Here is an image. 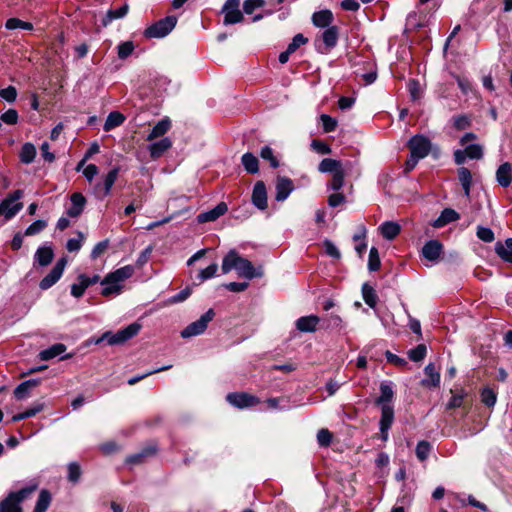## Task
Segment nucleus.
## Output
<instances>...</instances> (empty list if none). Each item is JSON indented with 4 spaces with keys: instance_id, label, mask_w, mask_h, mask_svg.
<instances>
[{
    "instance_id": "nucleus-49",
    "label": "nucleus",
    "mask_w": 512,
    "mask_h": 512,
    "mask_svg": "<svg viewBox=\"0 0 512 512\" xmlns=\"http://www.w3.org/2000/svg\"><path fill=\"white\" fill-rule=\"evenodd\" d=\"M46 227H47L46 220H36L26 228L25 235L26 236L37 235L40 232H42Z\"/></svg>"
},
{
    "instance_id": "nucleus-59",
    "label": "nucleus",
    "mask_w": 512,
    "mask_h": 512,
    "mask_svg": "<svg viewBox=\"0 0 512 512\" xmlns=\"http://www.w3.org/2000/svg\"><path fill=\"white\" fill-rule=\"evenodd\" d=\"M332 433L328 429H320L317 433V441L321 447H327L331 444Z\"/></svg>"
},
{
    "instance_id": "nucleus-31",
    "label": "nucleus",
    "mask_w": 512,
    "mask_h": 512,
    "mask_svg": "<svg viewBox=\"0 0 512 512\" xmlns=\"http://www.w3.org/2000/svg\"><path fill=\"white\" fill-rule=\"evenodd\" d=\"M124 121H125V116L122 113H120L118 111L110 112L106 118L103 129L106 132L111 131L114 128L122 125L124 123Z\"/></svg>"
},
{
    "instance_id": "nucleus-57",
    "label": "nucleus",
    "mask_w": 512,
    "mask_h": 512,
    "mask_svg": "<svg viewBox=\"0 0 512 512\" xmlns=\"http://www.w3.org/2000/svg\"><path fill=\"white\" fill-rule=\"evenodd\" d=\"M265 5L264 0H245L243 4V11L245 14L250 15L256 9L261 8Z\"/></svg>"
},
{
    "instance_id": "nucleus-13",
    "label": "nucleus",
    "mask_w": 512,
    "mask_h": 512,
    "mask_svg": "<svg viewBox=\"0 0 512 512\" xmlns=\"http://www.w3.org/2000/svg\"><path fill=\"white\" fill-rule=\"evenodd\" d=\"M119 172L120 168L114 167L106 174L103 184H96L95 190L102 192L101 198H104L111 193V189L118 178Z\"/></svg>"
},
{
    "instance_id": "nucleus-35",
    "label": "nucleus",
    "mask_w": 512,
    "mask_h": 512,
    "mask_svg": "<svg viewBox=\"0 0 512 512\" xmlns=\"http://www.w3.org/2000/svg\"><path fill=\"white\" fill-rule=\"evenodd\" d=\"M0 512H22L20 503L14 499V494H8V496L1 501Z\"/></svg>"
},
{
    "instance_id": "nucleus-37",
    "label": "nucleus",
    "mask_w": 512,
    "mask_h": 512,
    "mask_svg": "<svg viewBox=\"0 0 512 512\" xmlns=\"http://www.w3.org/2000/svg\"><path fill=\"white\" fill-rule=\"evenodd\" d=\"M362 296H363L364 302L369 307L375 308L377 301H378V296L372 286H370L367 283H364L362 286Z\"/></svg>"
},
{
    "instance_id": "nucleus-42",
    "label": "nucleus",
    "mask_w": 512,
    "mask_h": 512,
    "mask_svg": "<svg viewBox=\"0 0 512 512\" xmlns=\"http://www.w3.org/2000/svg\"><path fill=\"white\" fill-rule=\"evenodd\" d=\"M481 401L487 407H494L497 401V393L490 387H485L480 393Z\"/></svg>"
},
{
    "instance_id": "nucleus-64",
    "label": "nucleus",
    "mask_w": 512,
    "mask_h": 512,
    "mask_svg": "<svg viewBox=\"0 0 512 512\" xmlns=\"http://www.w3.org/2000/svg\"><path fill=\"white\" fill-rule=\"evenodd\" d=\"M108 246H109L108 240H103V241L98 242L91 251V254H90L91 259L95 260V259L99 258L107 250Z\"/></svg>"
},
{
    "instance_id": "nucleus-51",
    "label": "nucleus",
    "mask_w": 512,
    "mask_h": 512,
    "mask_svg": "<svg viewBox=\"0 0 512 512\" xmlns=\"http://www.w3.org/2000/svg\"><path fill=\"white\" fill-rule=\"evenodd\" d=\"M43 406L41 404H38L32 408L27 409L26 411L16 414L12 417V421L17 422L21 421L23 419H27L30 417L35 416L37 413H39L42 410Z\"/></svg>"
},
{
    "instance_id": "nucleus-17",
    "label": "nucleus",
    "mask_w": 512,
    "mask_h": 512,
    "mask_svg": "<svg viewBox=\"0 0 512 512\" xmlns=\"http://www.w3.org/2000/svg\"><path fill=\"white\" fill-rule=\"evenodd\" d=\"M171 147L172 141L170 138L163 137L159 141H152V143L148 146V151L152 159H158Z\"/></svg>"
},
{
    "instance_id": "nucleus-14",
    "label": "nucleus",
    "mask_w": 512,
    "mask_h": 512,
    "mask_svg": "<svg viewBox=\"0 0 512 512\" xmlns=\"http://www.w3.org/2000/svg\"><path fill=\"white\" fill-rule=\"evenodd\" d=\"M252 203L260 210L267 208V190L263 181L255 183L252 192Z\"/></svg>"
},
{
    "instance_id": "nucleus-23",
    "label": "nucleus",
    "mask_w": 512,
    "mask_h": 512,
    "mask_svg": "<svg viewBox=\"0 0 512 512\" xmlns=\"http://www.w3.org/2000/svg\"><path fill=\"white\" fill-rule=\"evenodd\" d=\"M495 252L503 261L512 263V238H507L504 242L498 241Z\"/></svg>"
},
{
    "instance_id": "nucleus-58",
    "label": "nucleus",
    "mask_w": 512,
    "mask_h": 512,
    "mask_svg": "<svg viewBox=\"0 0 512 512\" xmlns=\"http://www.w3.org/2000/svg\"><path fill=\"white\" fill-rule=\"evenodd\" d=\"M261 157L264 159V160H267L270 162V165L272 168H277L279 167V161L277 160V158L274 156V153H273V150L269 147V146H265L261 149V153H260Z\"/></svg>"
},
{
    "instance_id": "nucleus-56",
    "label": "nucleus",
    "mask_w": 512,
    "mask_h": 512,
    "mask_svg": "<svg viewBox=\"0 0 512 512\" xmlns=\"http://www.w3.org/2000/svg\"><path fill=\"white\" fill-rule=\"evenodd\" d=\"M18 119L19 115L15 109H9L0 116V122H4L7 125L17 124Z\"/></svg>"
},
{
    "instance_id": "nucleus-4",
    "label": "nucleus",
    "mask_w": 512,
    "mask_h": 512,
    "mask_svg": "<svg viewBox=\"0 0 512 512\" xmlns=\"http://www.w3.org/2000/svg\"><path fill=\"white\" fill-rule=\"evenodd\" d=\"M23 195L24 192L20 189L9 193L0 203V215H4L6 220L15 217L23 208V203L19 201Z\"/></svg>"
},
{
    "instance_id": "nucleus-60",
    "label": "nucleus",
    "mask_w": 512,
    "mask_h": 512,
    "mask_svg": "<svg viewBox=\"0 0 512 512\" xmlns=\"http://www.w3.org/2000/svg\"><path fill=\"white\" fill-rule=\"evenodd\" d=\"M18 92L14 86H8L6 88L0 89V97L9 102L13 103L17 98Z\"/></svg>"
},
{
    "instance_id": "nucleus-24",
    "label": "nucleus",
    "mask_w": 512,
    "mask_h": 512,
    "mask_svg": "<svg viewBox=\"0 0 512 512\" xmlns=\"http://www.w3.org/2000/svg\"><path fill=\"white\" fill-rule=\"evenodd\" d=\"M334 20L333 13L330 10H321L315 12L312 16V22L316 27L328 28Z\"/></svg>"
},
{
    "instance_id": "nucleus-40",
    "label": "nucleus",
    "mask_w": 512,
    "mask_h": 512,
    "mask_svg": "<svg viewBox=\"0 0 512 512\" xmlns=\"http://www.w3.org/2000/svg\"><path fill=\"white\" fill-rule=\"evenodd\" d=\"M36 156V148L31 143H25L20 152V159L23 163L29 164L32 163Z\"/></svg>"
},
{
    "instance_id": "nucleus-12",
    "label": "nucleus",
    "mask_w": 512,
    "mask_h": 512,
    "mask_svg": "<svg viewBox=\"0 0 512 512\" xmlns=\"http://www.w3.org/2000/svg\"><path fill=\"white\" fill-rule=\"evenodd\" d=\"M227 211V204L225 202H220L213 209L198 214L197 221L199 223L213 222L223 216Z\"/></svg>"
},
{
    "instance_id": "nucleus-10",
    "label": "nucleus",
    "mask_w": 512,
    "mask_h": 512,
    "mask_svg": "<svg viewBox=\"0 0 512 512\" xmlns=\"http://www.w3.org/2000/svg\"><path fill=\"white\" fill-rule=\"evenodd\" d=\"M67 261L61 258L57 261L53 269L40 281L39 287L42 290H47L52 287L62 276Z\"/></svg>"
},
{
    "instance_id": "nucleus-43",
    "label": "nucleus",
    "mask_w": 512,
    "mask_h": 512,
    "mask_svg": "<svg viewBox=\"0 0 512 512\" xmlns=\"http://www.w3.org/2000/svg\"><path fill=\"white\" fill-rule=\"evenodd\" d=\"M38 488V483L33 482L28 486L20 489L17 492H11L10 494H14V499L21 503L24 499L28 498L36 489Z\"/></svg>"
},
{
    "instance_id": "nucleus-5",
    "label": "nucleus",
    "mask_w": 512,
    "mask_h": 512,
    "mask_svg": "<svg viewBox=\"0 0 512 512\" xmlns=\"http://www.w3.org/2000/svg\"><path fill=\"white\" fill-rule=\"evenodd\" d=\"M177 18L167 16L146 28L144 34L148 38H162L168 35L176 26Z\"/></svg>"
},
{
    "instance_id": "nucleus-16",
    "label": "nucleus",
    "mask_w": 512,
    "mask_h": 512,
    "mask_svg": "<svg viewBox=\"0 0 512 512\" xmlns=\"http://www.w3.org/2000/svg\"><path fill=\"white\" fill-rule=\"evenodd\" d=\"M394 421V409L392 405H383L381 407L380 431L384 439L388 436V431Z\"/></svg>"
},
{
    "instance_id": "nucleus-54",
    "label": "nucleus",
    "mask_w": 512,
    "mask_h": 512,
    "mask_svg": "<svg viewBox=\"0 0 512 512\" xmlns=\"http://www.w3.org/2000/svg\"><path fill=\"white\" fill-rule=\"evenodd\" d=\"M452 121H453V126L457 130H464V129L470 127V125H471V120H470L469 116H467L465 114L454 116L452 118Z\"/></svg>"
},
{
    "instance_id": "nucleus-45",
    "label": "nucleus",
    "mask_w": 512,
    "mask_h": 512,
    "mask_svg": "<svg viewBox=\"0 0 512 512\" xmlns=\"http://www.w3.org/2000/svg\"><path fill=\"white\" fill-rule=\"evenodd\" d=\"M427 354V348L424 344H419L415 348L408 351V357L411 361H422Z\"/></svg>"
},
{
    "instance_id": "nucleus-15",
    "label": "nucleus",
    "mask_w": 512,
    "mask_h": 512,
    "mask_svg": "<svg viewBox=\"0 0 512 512\" xmlns=\"http://www.w3.org/2000/svg\"><path fill=\"white\" fill-rule=\"evenodd\" d=\"M276 196L275 199L279 202L288 198L290 193L294 190L293 181L287 177H278L276 181Z\"/></svg>"
},
{
    "instance_id": "nucleus-41",
    "label": "nucleus",
    "mask_w": 512,
    "mask_h": 512,
    "mask_svg": "<svg viewBox=\"0 0 512 512\" xmlns=\"http://www.w3.org/2000/svg\"><path fill=\"white\" fill-rule=\"evenodd\" d=\"M37 384H38V381L37 380H33V379H30V380L22 382L14 390L15 397L17 399L25 398L27 396L29 390L31 388L35 387Z\"/></svg>"
},
{
    "instance_id": "nucleus-3",
    "label": "nucleus",
    "mask_w": 512,
    "mask_h": 512,
    "mask_svg": "<svg viewBox=\"0 0 512 512\" xmlns=\"http://www.w3.org/2000/svg\"><path fill=\"white\" fill-rule=\"evenodd\" d=\"M140 329L141 325L134 322L125 327L124 329L117 331L114 334L112 332H105L101 337L94 340L93 342L95 344H100L103 341H107L109 345L123 344L129 339L136 336L139 333Z\"/></svg>"
},
{
    "instance_id": "nucleus-6",
    "label": "nucleus",
    "mask_w": 512,
    "mask_h": 512,
    "mask_svg": "<svg viewBox=\"0 0 512 512\" xmlns=\"http://www.w3.org/2000/svg\"><path fill=\"white\" fill-rule=\"evenodd\" d=\"M215 312L213 309L206 311L198 320L190 323L181 331L183 338H191L201 335L207 329L208 324L213 320Z\"/></svg>"
},
{
    "instance_id": "nucleus-29",
    "label": "nucleus",
    "mask_w": 512,
    "mask_h": 512,
    "mask_svg": "<svg viewBox=\"0 0 512 512\" xmlns=\"http://www.w3.org/2000/svg\"><path fill=\"white\" fill-rule=\"evenodd\" d=\"M394 397V391L392 389V386L388 383H381L380 385V396L376 400V404L380 407H383V405H392V399Z\"/></svg>"
},
{
    "instance_id": "nucleus-8",
    "label": "nucleus",
    "mask_w": 512,
    "mask_h": 512,
    "mask_svg": "<svg viewBox=\"0 0 512 512\" xmlns=\"http://www.w3.org/2000/svg\"><path fill=\"white\" fill-rule=\"evenodd\" d=\"M410 153L420 159L425 158L431 150V141L424 135H415L409 142Z\"/></svg>"
},
{
    "instance_id": "nucleus-53",
    "label": "nucleus",
    "mask_w": 512,
    "mask_h": 512,
    "mask_svg": "<svg viewBox=\"0 0 512 512\" xmlns=\"http://www.w3.org/2000/svg\"><path fill=\"white\" fill-rule=\"evenodd\" d=\"M344 177H345V172L343 169L332 174V181L329 185V188L334 191H339L344 185Z\"/></svg>"
},
{
    "instance_id": "nucleus-36",
    "label": "nucleus",
    "mask_w": 512,
    "mask_h": 512,
    "mask_svg": "<svg viewBox=\"0 0 512 512\" xmlns=\"http://www.w3.org/2000/svg\"><path fill=\"white\" fill-rule=\"evenodd\" d=\"M241 162L248 173L255 174L259 171L258 159L252 153H245L242 156Z\"/></svg>"
},
{
    "instance_id": "nucleus-38",
    "label": "nucleus",
    "mask_w": 512,
    "mask_h": 512,
    "mask_svg": "<svg viewBox=\"0 0 512 512\" xmlns=\"http://www.w3.org/2000/svg\"><path fill=\"white\" fill-rule=\"evenodd\" d=\"M85 240L86 234L81 231H77L76 237L68 239L66 249L69 252H78L82 248Z\"/></svg>"
},
{
    "instance_id": "nucleus-50",
    "label": "nucleus",
    "mask_w": 512,
    "mask_h": 512,
    "mask_svg": "<svg viewBox=\"0 0 512 512\" xmlns=\"http://www.w3.org/2000/svg\"><path fill=\"white\" fill-rule=\"evenodd\" d=\"M217 271L218 265L216 263H212L208 267L200 271V273L197 275V279L200 282H204L216 276Z\"/></svg>"
},
{
    "instance_id": "nucleus-21",
    "label": "nucleus",
    "mask_w": 512,
    "mask_h": 512,
    "mask_svg": "<svg viewBox=\"0 0 512 512\" xmlns=\"http://www.w3.org/2000/svg\"><path fill=\"white\" fill-rule=\"evenodd\" d=\"M442 252V244L437 240L428 241L422 248V255L429 261H436Z\"/></svg>"
},
{
    "instance_id": "nucleus-28",
    "label": "nucleus",
    "mask_w": 512,
    "mask_h": 512,
    "mask_svg": "<svg viewBox=\"0 0 512 512\" xmlns=\"http://www.w3.org/2000/svg\"><path fill=\"white\" fill-rule=\"evenodd\" d=\"M128 5L127 4H123L122 6H120L119 8H116V9H110L108 10L107 14L105 15V17L102 19V25L104 27L108 26L113 20H116V19H121L123 17L126 16V14L128 13Z\"/></svg>"
},
{
    "instance_id": "nucleus-7",
    "label": "nucleus",
    "mask_w": 512,
    "mask_h": 512,
    "mask_svg": "<svg viewBox=\"0 0 512 512\" xmlns=\"http://www.w3.org/2000/svg\"><path fill=\"white\" fill-rule=\"evenodd\" d=\"M221 13L224 15L225 26L243 22L244 15L240 10V0H226L222 6Z\"/></svg>"
},
{
    "instance_id": "nucleus-39",
    "label": "nucleus",
    "mask_w": 512,
    "mask_h": 512,
    "mask_svg": "<svg viewBox=\"0 0 512 512\" xmlns=\"http://www.w3.org/2000/svg\"><path fill=\"white\" fill-rule=\"evenodd\" d=\"M51 503V494L48 490H42L39 494L33 512H46Z\"/></svg>"
},
{
    "instance_id": "nucleus-2",
    "label": "nucleus",
    "mask_w": 512,
    "mask_h": 512,
    "mask_svg": "<svg viewBox=\"0 0 512 512\" xmlns=\"http://www.w3.org/2000/svg\"><path fill=\"white\" fill-rule=\"evenodd\" d=\"M134 271L132 265H126L108 273L101 281L103 286L101 294L105 297L120 294L123 289V282L132 277Z\"/></svg>"
},
{
    "instance_id": "nucleus-55",
    "label": "nucleus",
    "mask_w": 512,
    "mask_h": 512,
    "mask_svg": "<svg viewBox=\"0 0 512 512\" xmlns=\"http://www.w3.org/2000/svg\"><path fill=\"white\" fill-rule=\"evenodd\" d=\"M464 151L470 159H481L483 157V148L479 144L468 145Z\"/></svg>"
},
{
    "instance_id": "nucleus-62",
    "label": "nucleus",
    "mask_w": 512,
    "mask_h": 512,
    "mask_svg": "<svg viewBox=\"0 0 512 512\" xmlns=\"http://www.w3.org/2000/svg\"><path fill=\"white\" fill-rule=\"evenodd\" d=\"M87 288V283L82 279H78V283H73L71 285V295L75 298H80L84 295Z\"/></svg>"
},
{
    "instance_id": "nucleus-52",
    "label": "nucleus",
    "mask_w": 512,
    "mask_h": 512,
    "mask_svg": "<svg viewBox=\"0 0 512 512\" xmlns=\"http://www.w3.org/2000/svg\"><path fill=\"white\" fill-rule=\"evenodd\" d=\"M134 44L132 41L122 42L117 46L118 57L120 59H126L134 51Z\"/></svg>"
},
{
    "instance_id": "nucleus-25",
    "label": "nucleus",
    "mask_w": 512,
    "mask_h": 512,
    "mask_svg": "<svg viewBox=\"0 0 512 512\" xmlns=\"http://www.w3.org/2000/svg\"><path fill=\"white\" fill-rule=\"evenodd\" d=\"M54 258V252L50 246H42L37 249L34 255L35 263L40 266L49 265Z\"/></svg>"
},
{
    "instance_id": "nucleus-32",
    "label": "nucleus",
    "mask_w": 512,
    "mask_h": 512,
    "mask_svg": "<svg viewBox=\"0 0 512 512\" xmlns=\"http://www.w3.org/2000/svg\"><path fill=\"white\" fill-rule=\"evenodd\" d=\"M65 351H66V346L62 343H57L45 350H42L39 353V358L42 361H48V360H51V359L59 356L60 354H62Z\"/></svg>"
},
{
    "instance_id": "nucleus-46",
    "label": "nucleus",
    "mask_w": 512,
    "mask_h": 512,
    "mask_svg": "<svg viewBox=\"0 0 512 512\" xmlns=\"http://www.w3.org/2000/svg\"><path fill=\"white\" fill-rule=\"evenodd\" d=\"M156 453V450H142L139 453L129 456L126 459L127 464H139L142 463L145 458L152 457Z\"/></svg>"
},
{
    "instance_id": "nucleus-19",
    "label": "nucleus",
    "mask_w": 512,
    "mask_h": 512,
    "mask_svg": "<svg viewBox=\"0 0 512 512\" xmlns=\"http://www.w3.org/2000/svg\"><path fill=\"white\" fill-rule=\"evenodd\" d=\"M171 126L172 123L168 117L162 118L154 125L146 140L152 142L159 137H163L171 129Z\"/></svg>"
},
{
    "instance_id": "nucleus-61",
    "label": "nucleus",
    "mask_w": 512,
    "mask_h": 512,
    "mask_svg": "<svg viewBox=\"0 0 512 512\" xmlns=\"http://www.w3.org/2000/svg\"><path fill=\"white\" fill-rule=\"evenodd\" d=\"M320 120L322 122L323 130L326 133L333 132L337 127L336 119L327 114H322L320 116Z\"/></svg>"
},
{
    "instance_id": "nucleus-20",
    "label": "nucleus",
    "mask_w": 512,
    "mask_h": 512,
    "mask_svg": "<svg viewBox=\"0 0 512 512\" xmlns=\"http://www.w3.org/2000/svg\"><path fill=\"white\" fill-rule=\"evenodd\" d=\"M496 181L503 188L510 186L512 183V165L509 162H505L498 167Z\"/></svg>"
},
{
    "instance_id": "nucleus-34",
    "label": "nucleus",
    "mask_w": 512,
    "mask_h": 512,
    "mask_svg": "<svg viewBox=\"0 0 512 512\" xmlns=\"http://www.w3.org/2000/svg\"><path fill=\"white\" fill-rule=\"evenodd\" d=\"M343 169L342 168V163L338 160H335V159H331V158H325L323 159L319 166H318V170L321 172V173H336L338 172L339 170Z\"/></svg>"
},
{
    "instance_id": "nucleus-9",
    "label": "nucleus",
    "mask_w": 512,
    "mask_h": 512,
    "mask_svg": "<svg viewBox=\"0 0 512 512\" xmlns=\"http://www.w3.org/2000/svg\"><path fill=\"white\" fill-rule=\"evenodd\" d=\"M226 400L232 406L240 408V409L253 407L260 402L257 397H255L251 394L245 393V392L229 393L226 396Z\"/></svg>"
},
{
    "instance_id": "nucleus-11",
    "label": "nucleus",
    "mask_w": 512,
    "mask_h": 512,
    "mask_svg": "<svg viewBox=\"0 0 512 512\" xmlns=\"http://www.w3.org/2000/svg\"><path fill=\"white\" fill-rule=\"evenodd\" d=\"M71 205L66 210V214L71 218H78L84 211L86 198L80 192H75L70 196Z\"/></svg>"
},
{
    "instance_id": "nucleus-1",
    "label": "nucleus",
    "mask_w": 512,
    "mask_h": 512,
    "mask_svg": "<svg viewBox=\"0 0 512 512\" xmlns=\"http://www.w3.org/2000/svg\"><path fill=\"white\" fill-rule=\"evenodd\" d=\"M221 268L224 274L234 269L240 277H245L249 280L263 275L260 268L255 269L248 259L241 257L235 250H230L225 255Z\"/></svg>"
},
{
    "instance_id": "nucleus-22",
    "label": "nucleus",
    "mask_w": 512,
    "mask_h": 512,
    "mask_svg": "<svg viewBox=\"0 0 512 512\" xmlns=\"http://www.w3.org/2000/svg\"><path fill=\"white\" fill-rule=\"evenodd\" d=\"M320 322L316 315L303 316L297 319L296 328L300 332H315Z\"/></svg>"
},
{
    "instance_id": "nucleus-26",
    "label": "nucleus",
    "mask_w": 512,
    "mask_h": 512,
    "mask_svg": "<svg viewBox=\"0 0 512 512\" xmlns=\"http://www.w3.org/2000/svg\"><path fill=\"white\" fill-rule=\"evenodd\" d=\"M379 230L385 239L393 240L399 235L401 227L396 222L386 221L380 225Z\"/></svg>"
},
{
    "instance_id": "nucleus-18",
    "label": "nucleus",
    "mask_w": 512,
    "mask_h": 512,
    "mask_svg": "<svg viewBox=\"0 0 512 512\" xmlns=\"http://www.w3.org/2000/svg\"><path fill=\"white\" fill-rule=\"evenodd\" d=\"M425 378L421 384L424 387L435 388L440 385V373L433 363H429L424 369Z\"/></svg>"
},
{
    "instance_id": "nucleus-47",
    "label": "nucleus",
    "mask_w": 512,
    "mask_h": 512,
    "mask_svg": "<svg viewBox=\"0 0 512 512\" xmlns=\"http://www.w3.org/2000/svg\"><path fill=\"white\" fill-rule=\"evenodd\" d=\"M407 87L412 100L417 101L422 97L423 91L418 80L410 79L408 81Z\"/></svg>"
},
{
    "instance_id": "nucleus-48",
    "label": "nucleus",
    "mask_w": 512,
    "mask_h": 512,
    "mask_svg": "<svg viewBox=\"0 0 512 512\" xmlns=\"http://www.w3.org/2000/svg\"><path fill=\"white\" fill-rule=\"evenodd\" d=\"M381 261L379 257V252L376 247H372L369 252L368 258V269L370 271H377L380 269Z\"/></svg>"
},
{
    "instance_id": "nucleus-30",
    "label": "nucleus",
    "mask_w": 512,
    "mask_h": 512,
    "mask_svg": "<svg viewBox=\"0 0 512 512\" xmlns=\"http://www.w3.org/2000/svg\"><path fill=\"white\" fill-rule=\"evenodd\" d=\"M458 179L462 185L464 190V194L467 198L470 197V190L472 186V174L470 170L466 167H461L458 169Z\"/></svg>"
},
{
    "instance_id": "nucleus-44",
    "label": "nucleus",
    "mask_w": 512,
    "mask_h": 512,
    "mask_svg": "<svg viewBox=\"0 0 512 512\" xmlns=\"http://www.w3.org/2000/svg\"><path fill=\"white\" fill-rule=\"evenodd\" d=\"M5 27L8 30H15V29L32 30L33 29L32 23L22 21L18 18H9L5 23Z\"/></svg>"
},
{
    "instance_id": "nucleus-63",
    "label": "nucleus",
    "mask_w": 512,
    "mask_h": 512,
    "mask_svg": "<svg viewBox=\"0 0 512 512\" xmlns=\"http://www.w3.org/2000/svg\"><path fill=\"white\" fill-rule=\"evenodd\" d=\"M477 237L486 242L490 243L494 240V232L488 227L479 226L477 229Z\"/></svg>"
},
{
    "instance_id": "nucleus-27",
    "label": "nucleus",
    "mask_w": 512,
    "mask_h": 512,
    "mask_svg": "<svg viewBox=\"0 0 512 512\" xmlns=\"http://www.w3.org/2000/svg\"><path fill=\"white\" fill-rule=\"evenodd\" d=\"M339 38V28L337 26H330L322 33V40L326 48L331 49L336 46Z\"/></svg>"
},
{
    "instance_id": "nucleus-33",
    "label": "nucleus",
    "mask_w": 512,
    "mask_h": 512,
    "mask_svg": "<svg viewBox=\"0 0 512 512\" xmlns=\"http://www.w3.org/2000/svg\"><path fill=\"white\" fill-rule=\"evenodd\" d=\"M460 218L459 214L451 209V208H445L438 219L434 222L435 227H442L448 223L454 222Z\"/></svg>"
}]
</instances>
